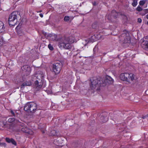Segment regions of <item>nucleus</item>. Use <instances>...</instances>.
Masks as SVG:
<instances>
[{"mask_svg": "<svg viewBox=\"0 0 148 148\" xmlns=\"http://www.w3.org/2000/svg\"><path fill=\"white\" fill-rule=\"evenodd\" d=\"M45 36H47L49 40L57 41L58 42V46L60 48L70 49L71 48V44L75 42V39L73 36H64L57 39V35L54 34L45 33Z\"/></svg>", "mask_w": 148, "mask_h": 148, "instance_id": "nucleus-1", "label": "nucleus"}, {"mask_svg": "<svg viewBox=\"0 0 148 148\" xmlns=\"http://www.w3.org/2000/svg\"><path fill=\"white\" fill-rule=\"evenodd\" d=\"M36 77L38 80L35 81L34 86L37 90H38L42 87L43 79L44 74L42 73H38L36 75Z\"/></svg>", "mask_w": 148, "mask_h": 148, "instance_id": "nucleus-2", "label": "nucleus"}, {"mask_svg": "<svg viewBox=\"0 0 148 148\" xmlns=\"http://www.w3.org/2000/svg\"><path fill=\"white\" fill-rule=\"evenodd\" d=\"M37 108V105L34 102H28L25 106L24 109L27 111L33 112Z\"/></svg>", "mask_w": 148, "mask_h": 148, "instance_id": "nucleus-3", "label": "nucleus"}, {"mask_svg": "<svg viewBox=\"0 0 148 148\" xmlns=\"http://www.w3.org/2000/svg\"><path fill=\"white\" fill-rule=\"evenodd\" d=\"M18 14V12L14 11L9 16L8 22L9 24L11 26L15 25L17 21V15Z\"/></svg>", "mask_w": 148, "mask_h": 148, "instance_id": "nucleus-4", "label": "nucleus"}, {"mask_svg": "<svg viewBox=\"0 0 148 148\" xmlns=\"http://www.w3.org/2000/svg\"><path fill=\"white\" fill-rule=\"evenodd\" d=\"M120 77L122 80L129 82L130 81H132L134 79V76L131 73H121L120 76Z\"/></svg>", "mask_w": 148, "mask_h": 148, "instance_id": "nucleus-5", "label": "nucleus"}, {"mask_svg": "<svg viewBox=\"0 0 148 148\" xmlns=\"http://www.w3.org/2000/svg\"><path fill=\"white\" fill-rule=\"evenodd\" d=\"M62 63L60 62L54 63L53 65L52 70L56 74L60 73L62 67Z\"/></svg>", "mask_w": 148, "mask_h": 148, "instance_id": "nucleus-6", "label": "nucleus"}, {"mask_svg": "<svg viewBox=\"0 0 148 148\" xmlns=\"http://www.w3.org/2000/svg\"><path fill=\"white\" fill-rule=\"evenodd\" d=\"M100 78H95L91 81L90 87L92 89H95L96 87L99 86L101 84L100 81Z\"/></svg>", "mask_w": 148, "mask_h": 148, "instance_id": "nucleus-7", "label": "nucleus"}, {"mask_svg": "<svg viewBox=\"0 0 148 148\" xmlns=\"http://www.w3.org/2000/svg\"><path fill=\"white\" fill-rule=\"evenodd\" d=\"M121 40L124 43H129L130 42V38L128 33H123L121 34Z\"/></svg>", "mask_w": 148, "mask_h": 148, "instance_id": "nucleus-8", "label": "nucleus"}, {"mask_svg": "<svg viewBox=\"0 0 148 148\" xmlns=\"http://www.w3.org/2000/svg\"><path fill=\"white\" fill-rule=\"evenodd\" d=\"M99 38V36L97 34L91 36L89 39L85 40H84V42H85H85H83V43L86 46L87 43H92L97 40Z\"/></svg>", "mask_w": 148, "mask_h": 148, "instance_id": "nucleus-9", "label": "nucleus"}, {"mask_svg": "<svg viewBox=\"0 0 148 148\" xmlns=\"http://www.w3.org/2000/svg\"><path fill=\"white\" fill-rule=\"evenodd\" d=\"M21 69L23 71V73L26 76H27L30 74L31 68L28 65H25L21 67Z\"/></svg>", "mask_w": 148, "mask_h": 148, "instance_id": "nucleus-10", "label": "nucleus"}, {"mask_svg": "<svg viewBox=\"0 0 148 148\" xmlns=\"http://www.w3.org/2000/svg\"><path fill=\"white\" fill-rule=\"evenodd\" d=\"M21 131L24 132L29 134H33V132L30 129H29L26 127H24L22 128L21 129Z\"/></svg>", "mask_w": 148, "mask_h": 148, "instance_id": "nucleus-11", "label": "nucleus"}, {"mask_svg": "<svg viewBox=\"0 0 148 148\" xmlns=\"http://www.w3.org/2000/svg\"><path fill=\"white\" fill-rule=\"evenodd\" d=\"M142 43L145 47L148 48V35L143 38Z\"/></svg>", "mask_w": 148, "mask_h": 148, "instance_id": "nucleus-12", "label": "nucleus"}, {"mask_svg": "<svg viewBox=\"0 0 148 148\" xmlns=\"http://www.w3.org/2000/svg\"><path fill=\"white\" fill-rule=\"evenodd\" d=\"M5 30V27L4 23L0 21V33L4 32Z\"/></svg>", "mask_w": 148, "mask_h": 148, "instance_id": "nucleus-13", "label": "nucleus"}, {"mask_svg": "<svg viewBox=\"0 0 148 148\" xmlns=\"http://www.w3.org/2000/svg\"><path fill=\"white\" fill-rule=\"evenodd\" d=\"M3 125L2 127H6L9 129H10L11 128L10 125L7 122H3Z\"/></svg>", "mask_w": 148, "mask_h": 148, "instance_id": "nucleus-14", "label": "nucleus"}, {"mask_svg": "<svg viewBox=\"0 0 148 148\" xmlns=\"http://www.w3.org/2000/svg\"><path fill=\"white\" fill-rule=\"evenodd\" d=\"M106 81L109 84H112L113 82V79L110 77L108 76L106 77Z\"/></svg>", "mask_w": 148, "mask_h": 148, "instance_id": "nucleus-15", "label": "nucleus"}, {"mask_svg": "<svg viewBox=\"0 0 148 148\" xmlns=\"http://www.w3.org/2000/svg\"><path fill=\"white\" fill-rule=\"evenodd\" d=\"M31 83L30 82H26L22 84L21 86V89H22L23 88L25 87V86H30L31 85Z\"/></svg>", "mask_w": 148, "mask_h": 148, "instance_id": "nucleus-16", "label": "nucleus"}, {"mask_svg": "<svg viewBox=\"0 0 148 148\" xmlns=\"http://www.w3.org/2000/svg\"><path fill=\"white\" fill-rule=\"evenodd\" d=\"M10 112L12 114V116L15 117H17L18 115V113L16 112L15 110H10Z\"/></svg>", "mask_w": 148, "mask_h": 148, "instance_id": "nucleus-17", "label": "nucleus"}, {"mask_svg": "<svg viewBox=\"0 0 148 148\" xmlns=\"http://www.w3.org/2000/svg\"><path fill=\"white\" fill-rule=\"evenodd\" d=\"M50 135L51 136H57V132L56 130H53L51 131Z\"/></svg>", "mask_w": 148, "mask_h": 148, "instance_id": "nucleus-18", "label": "nucleus"}, {"mask_svg": "<svg viewBox=\"0 0 148 148\" xmlns=\"http://www.w3.org/2000/svg\"><path fill=\"white\" fill-rule=\"evenodd\" d=\"M101 119L102 120L103 122H106L108 120V118L106 116L105 117L102 116L101 117Z\"/></svg>", "mask_w": 148, "mask_h": 148, "instance_id": "nucleus-19", "label": "nucleus"}, {"mask_svg": "<svg viewBox=\"0 0 148 148\" xmlns=\"http://www.w3.org/2000/svg\"><path fill=\"white\" fill-rule=\"evenodd\" d=\"M15 121V119L14 118H10L8 120V121L9 123H12Z\"/></svg>", "mask_w": 148, "mask_h": 148, "instance_id": "nucleus-20", "label": "nucleus"}, {"mask_svg": "<svg viewBox=\"0 0 148 148\" xmlns=\"http://www.w3.org/2000/svg\"><path fill=\"white\" fill-rule=\"evenodd\" d=\"M137 4V1L136 0H134L132 3V5L134 7H135Z\"/></svg>", "mask_w": 148, "mask_h": 148, "instance_id": "nucleus-21", "label": "nucleus"}, {"mask_svg": "<svg viewBox=\"0 0 148 148\" xmlns=\"http://www.w3.org/2000/svg\"><path fill=\"white\" fill-rule=\"evenodd\" d=\"M145 0H141L140 1L139 4L140 5H144V4L146 2Z\"/></svg>", "mask_w": 148, "mask_h": 148, "instance_id": "nucleus-22", "label": "nucleus"}, {"mask_svg": "<svg viewBox=\"0 0 148 148\" xmlns=\"http://www.w3.org/2000/svg\"><path fill=\"white\" fill-rule=\"evenodd\" d=\"M142 9V8L139 6H138L136 9V10L139 12L141 11Z\"/></svg>", "mask_w": 148, "mask_h": 148, "instance_id": "nucleus-23", "label": "nucleus"}, {"mask_svg": "<svg viewBox=\"0 0 148 148\" xmlns=\"http://www.w3.org/2000/svg\"><path fill=\"white\" fill-rule=\"evenodd\" d=\"M69 16H65L64 18V20L65 21H67L69 20Z\"/></svg>", "mask_w": 148, "mask_h": 148, "instance_id": "nucleus-24", "label": "nucleus"}, {"mask_svg": "<svg viewBox=\"0 0 148 148\" xmlns=\"http://www.w3.org/2000/svg\"><path fill=\"white\" fill-rule=\"evenodd\" d=\"M11 143L13 144L16 145V143L15 140L12 138H11Z\"/></svg>", "mask_w": 148, "mask_h": 148, "instance_id": "nucleus-25", "label": "nucleus"}, {"mask_svg": "<svg viewBox=\"0 0 148 148\" xmlns=\"http://www.w3.org/2000/svg\"><path fill=\"white\" fill-rule=\"evenodd\" d=\"M48 47L49 49L51 50H53V46L50 44L48 45Z\"/></svg>", "mask_w": 148, "mask_h": 148, "instance_id": "nucleus-26", "label": "nucleus"}, {"mask_svg": "<svg viewBox=\"0 0 148 148\" xmlns=\"http://www.w3.org/2000/svg\"><path fill=\"white\" fill-rule=\"evenodd\" d=\"M11 138L10 139L9 138H6V142H8V143H11Z\"/></svg>", "mask_w": 148, "mask_h": 148, "instance_id": "nucleus-27", "label": "nucleus"}, {"mask_svg": "<svg viewBox=\"0 0 148 148\" xmlns=\"http://www.w3.org/2000/svg\"><path fill=\"white\" fill-rule=\"evenodd\" d=\"M5 143H0V146H5Z\"/></svg>", "mask_w": 148, "mask_h": 148, "instance_id": "nucleus-28", "label": "nucleus"}, {"mask_svg": "<svg viewBox=\"0 0 148 148\" xmlns=\"http://www.w3.org/2000/svg\"><path fill=\"white\" fill-rule=\"evenodd\" d=\"M138 23H140L142 22V19L140 18H138Z\"/></svg>", "mask_w": 148, "mask_h": 148, "instance_id": "nucleus-29", "label": "nucleus"}, {"mask_svg": "<svg viewBox=\"0 0 148 148\" xmlns=\"http://www.w3.org/2000/svg\"><path fill=\"white\" fill-rule=\"evenodd\" d=\"M144 11L145 13L143 14V15H145L146 13H147V9H145L144 10Z\"/></svg>", "mask_w": 148, "mask_h": 148, "instance_id": "nucleus-30", "label": "nucleus"}, {"mask_svg": "<svg viewBox=\"0 0 148 148\" xmlns=\"http://www.w3.org/2000/svg\"><path fill=\"white\" fill-rule=\"evenodd\" d=\"M18 34H19V35L20 36H22V35H24V33H22V34H20L19 33V32H18Z\"/></svg>", "mask_w": 148, "mask_h": 148, "instance_id": "nucleus-31", "label": "nucleus"}, {"mask_svg": "<svg viewBox=\"0 0 148 148\" xmlns=\"http://www.w3.org/2000/svg\"><path fill=\"white\" fill-rule=\"evenodd\" d=\"M39 15L42 18L43 17V15L41 13Z\"/></svg>", "mask_w": 148, "mask_h": 148, "instance_id": "nucleus-32", "label": "nucleus"}, {"mask_svg": "<svg viewBox=\"0 0 148 148\" xmlns=\"http://www.w3.org/2000/svg\"><path fill=\"white\" fill-rule=\"evenodd\" d=\"M47 93H48V94H51V91H49V92H48Z\"/></svg>", "mask_w": 148, "mask_h": 148, "instance_id": "nucleus-33", "label": "nucleus"}, {"mask_svg": "<svg viewBox=\"0 0 148 148\" xmlns=\"http://www.w3.org/2000/svg\"><path fill=\"white\" fill-rule=\"evenodd\" d=\"M146 16L147 18L148 19V14L146 15Z\"/></svg>", "mask_w": 148, "mask_h": 148, "instance_id": "nucleus-34", "label": "nucleus"}, {"mask_svg": "<svg viewBox=\"0 0 148 148\" xmlns=\"http://www.w3.org/2000/svg\"><path fill=\"white\" fill-rule=\"evenodd\" d=\"M145 116L143 117V119H145Z\"/></svg>", "mask_w": 148, "mask_h": 148, "instance_id": "nucleus-35", "label": "nucleus"}, {"mask_svg": "<svg viewBox=\"0 0 148 148\" xmlns=\"http://www.w3.org/2000/svg\"><path fill=\"white\" fill-rule=\"evenodd\" d=\"M147 24L148 25V21L147 22Z\"/></svg>", "mask_w": 148, "mask_h": 148, "instance_id": "nucleus-36", "label": "nucleus"}, {"mask_svg": "<svg viewBox=\"0 0 148 148\" xmlns=\"http://www.w3.org/2000/svg\"><path fill=\"white\" fill-rule=\"evenodd\" d=\"M92 27H93V28H94V27H93V26H92Z\"/></svg>", "mask_w": 148, "mask_h": 148, "instance_id": "nucleus-37", "label": "nucleus"}]
</instances>
